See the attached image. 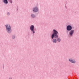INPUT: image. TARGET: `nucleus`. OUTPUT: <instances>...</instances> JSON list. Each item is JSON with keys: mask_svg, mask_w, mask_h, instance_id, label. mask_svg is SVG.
<instances>
[{"mask_svg": "<svg viewBox=\"0 0 79 79\" xmlns=\"http://www.w3.org/2000/svg\"><path fill=\"white\" fill-rule=\"evenodd\" d=\"M9 79H12L10 77L9 78Z\"/></svg>", "mask_w": 79, "mask_h": 79, "instance_id": "16", "label": "nucleus"}, {"mask_svg": "<svg viewBox=\"0 0 79 79\" xmlns=\"http://www.w3.org/2000/svg\"><path fill=\"white\" fill-rule=\"evenodd\" d=\"M67 30L68 31H70L72 30V27L70 25H69L67 26Z\"/></svg>", "mask_w": 79, "mask_h": 79, "instance_id": "3", "label": "nucleus"}, {"mask_svg": "<svg viewBox=\"0 0 79 79\" xmlns=\"http://www.w3.org/2000/svg\"><path fill=\"white\" fill-rule=\"evenodd\" d=\"M3 2H4V3L5 4H8V3L7 0H3Z\"/></svg>", "mask_w": 79, "mask_h": 79, "instance_id": "9", "label": "nucleus"}, {"mask_svg": "<svg viewBox=\"0 0 79 79\" xmlns=\"http://www.w3.org/2000/svg\"><path fill=\"white\" fill-rule=\"evenodd\" d=\"M6 29H7V28H11V27H10V24H6V25H5Z\"/></svg>", "mask_w": 79, "mask_h": 79, "instance_id": "8", "label": "nucleus"}, {"mask_svg": "<svg viewBox=\"0 0 79 79\" xmlns=\"http://www.w3.org/2000/svg\"><path fill=\"white\" fill-rule=\"evenodd\" d=\"M58 32L56 31V30L55 29L53 30V33L51 35V38L52 39H53V38H55V39H56V38H58Z\"/></svg>", "mask_w": 79, "mask_h": 79, "instance_id": "1", "label": "nucleus"}, {"mask_svg": "<svg viewBox=\"0 0 79 79\" xmlns=\"http://www.w3.org/2000/svg\"><path fill=\"white\" fill-rule=\"evenodd\" d=\"M69 61L72 63H76V61L72 59V58L69 59Z\"/></svg>", "mask_w": 79, "mask_h": 79, "instance_id": "5", "label": "nucleus"}, {"mask_svg": "<svg viewBox=\"0 0 79 79\" xmlns=\"http://www.w3.org/2000/svg\"><path fill=\"white\" fill-rule=\"evenodd\" d=\"M36 31V29H35V31Z\"/></svg>", "mask_w": 79, "mask_h": 79, "instance_id": "17", "label": "nucleus"}, {"mask_svg": "<svg viewBox=\"0 0 79 79\" xmlns=\"http://www.w3.org/2000/svg\"><path fill=\"white\" fill-rule=\"evenodd\" d=\"M57 41L58 42H60L61 41V39H60V38H57Z\"/></svg>", "mask_w": 79, "mask_h": 79, "instance_id": "12", "label": "nucleus"}, {"mask_svg": "<svg viewBox=\"0 0 79 79\" xmlns=\"http://www.w3.org/2000/svg\"><path fill=\"white\" fill-rule=\"evenodd\" d=\"M57 41V40L56 39H54L52 40V42L53 43H56V42Z\"/></svg>", "mask_w": 79, "mask_h": 79, "instance_id": "10", "label": "nucleus"}, {"mask_svg": "<svg viewBox=\"0 0 79 79\" xmlns=\"http://www.w3.org/2000/svg\"><path fill=\"white\" fill-rule=\"evenodd\" d=\"M30 29L31 31L33 32V34L35 33V31H34V26L33 25H32L30 27Z\"/></svg>", "mask_w": 79, "mask_h": 79, "instance_id": "2", "label": "nucleus"}, {"mask_svg": "<svg viewBox=\"0 0 79 79\" xmlns=\"http://www.w3.org/2000/svg\"><path fill=\"white\" fill-rule=\"evenodd\" d=\"M10 12H8L7 13V15H10Z\"/></svg>", "mask_w": 79, "mask_h": 79, "instance_id": "15", "label": "nucleus"}, {"mask_svg": "<svg viewBox=\"0 0 79 79\" xmlns=\"http://www.w3.org/2000/svg\"><path fill=\"white\" fill-rule=\"evenodd\" d=\"M12 38L13 39H15V35L13 36Z\"/></svg>", "mask_w": 79, "mask_h": 79, "instance_id": "14", "label": "nucleus"}, {"mask_svg": "<svg viewBox=\"0 0 79 79\" xmlns=\"http://www.w3.org/2000/svg\"><path fill=\"white\" fill-rule=\"evenodd\" d=\"M31 17H32V18H35V15L33 14H31Z\"/></svg>", "mask_w": 79, "mask_h": 79, "instance_id": "11", "label": "nucleus"}, {"mask_svg": "<svg viewBox=\"0 0 79 79\" xmlns=\"http://www.w3.org/2000/svg\"><path fill=\"white\" fill-rule=\"evenodd\" d=\"M9 2H10L11 3H13V1H12V0H9Z\"/></svg>", "mask_w": 79, "mask_h": 79, "instance_id": "13", "label": "nucleus"}, {"mask_svg": "<svg viewBox=\"0 0 79 79\" xmlns=\"http://www.w3.org/2000/svg\"><path fill=\"white\" fill-rule=\"evenodd\" d=\"M74 30H70V31L69 32V35L70 36L72 37L73 35H74Z\"/></svg>", "mask_w": 79, "mask_h": 79, "instance_id": "4", "label": "nucleus"}, {"mask_svg": "<svg viewBox=\"0 0 79 79\" xmlns=\"http://www.w3.org/2000/svg\"><path fill=\"white\" fill-rule=\"evenodd\" d=\"M6 31L8 33H10L11 32V28H8L6 29Z\"/></svg>", "mask_w": 79, "mask_h": 79, "instance_id": "7", "label": "nucleus"}, {"mask_svg": "<svg viewBox=\"0 0 79 79\" xmlns=\"http://www.w3.org/2000/svg\"><path fill=\"white\" fill-rule=\"evenodd\" d=\"M33 11L34 12H37L39 10V9H38V8L37 7H36L33 9Z\"/></svg>", "mask_w": 79, "mask_h": 79, "instance_id": "6", "label": "nucleus"}]
</instances>
